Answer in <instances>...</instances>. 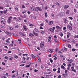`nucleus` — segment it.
<instances>
[{
    "mask_svg": "<svg viewBox=\"0 0 78 78\" xmlns=\"http://www.w3.org/2000/svg\"><path fill=\"white\" fill-rule=\"evenodd\" d=\"M44 46V43L43 42H41L40 44L41 48H43Z\"/></svg>",
    "mask_w": 78,
    "mask_h": 78,
    "instance_id": "f257e3e1",
    "label": "nucleus"
},
{
    "mask_svg": "<svg viewBox=\"0 0 78 78\" xmlns=\"http://www.w3.org/2000/svg\"><path fill=\"white\" fill-rule=\"evenodd\" d=\"M67 28L69 29V30H72V26L68 25V26H67Z\"/></svg>",
    "mask_w": 78,
    "mask_h": 78,
    "instance_id": "f03ea898",
    "label": "nucleus"
},
{
    "mask_svg": "<svg viewBox=\"0 0 78 78\" xmlns=\"http://www.w3.org/2000/svg\"><path fill=\"white\" fill-rule=\"evenodd\" d=\"M20 34L22 36H25V35L23 33V32H19Z\"/></svg>",
    "mask_w": 78,
    "mask_h": 78,
    "instance_id": "7ed1b4c3",
    "label": "nucleus"
},
{
    "mask_svg": "<svg viewBox=\"0 0 78 78\" xmlns=\"http://www.w3.org/2000/svg\"><path fill=\"white\" fill-rule=\"evenodd\" d=\"M48 52H50V51H51V53L53 52V49H48Z\"/></svg>",
    "mask_w": 78,
    "mask_h": 78,
    "instance_id": "20e7f679",
    "label": "nucleus"
},
{
    "mask_svg": "<svg viewBox=\"0 0 78 78\" xmlns=\"http://www.w3.org/2000/svg\"><path fill=\"white\" fill-rule=\"evenodd\" d=\"M56 28H57V29H59L60 30H62V28L58 26H56Z\"/></svg>",
    "mask_w": 78,
    "mask_h": 78,
    "instance_id": "39448f33",
    "label": "nucleus"
},
{
    "mask_svg": "<svg viewBox=\"0 0 78 78\" xmlns=\"http://www.w3.org/2000/svg\"><path fill=\"white\" fill-rule=\"evenodd\" d=\"M69 7V5H65L64 6V9H67V8H68Z\"/></svg>",
    "mask_w": 78,
    "mask_h": 78,
    "instance_id": "423d86ee",
    "label": "nucleus"
},
{
    "mask_svg": "<svg viewBox=\"0 0 78 78\" xmlns=\"http://www.w3.org/2000/svg\"><path fill=\"white\" fill-rule=\"evenodd\" d=\"M36 9L35 8H31V11H35Z\"/></svg>",
    "mask_w": 78,
    "mask_h": 78,
    "instance_id": "0eeeda50",
    "label": "nucleus"
},
{
    "mask_svg": "<svg viewBox=\"0 0 78 78\" xmlns=\"http://www.w3.org/2000/svg\"><path fill=\"white\" fill-rule=\"evenodd\" d=\"M29 36L31 37H33L34 36V34L33 33H31L29 34Z\"/></svg>",
    "mask_w": 78,
    "mask_h": 78,
    "instance_id": "6e6552de",
    "label": "nucleus"
},
{
    "mask_svg": "<svg viewBox=\"0 0 78 78\" xmlns=\"http://www.w3.org/2000/svg\"><path fill=\"white\" fill-rule=\"evenodd\" d=\"M33 34H34V35H35V36H38V34L37 33H36L34 31H33Z\"/></svg>",
    "mask_w": 78,
    "mask_h": 78,
    "instance_id": "1a4fd4ad",
    "label": "nucleus"
},
{
    "mask_svg": "<svg viewBox=\"0 0 78 78\" xmlns=\"http://www.w3.org/2000/svg\"><path fill=\"white\" fill-rule=\"evenodd\" d=\"M49 25H52L53 24V21H50L49 23Z\"/></svg>",
    "mask_w": 78,
    "mask_h": 78,
    "instance_id": "9d476101",
    "label": "nucleus"
},
{
    "mask_svg": "<svg viewBox=\"0 0 78 78\" xmlns=\"http://www.w3.org/2000/svg\"><path fill=\"white\" fill-rule=\"evenodd\" d=\"M11 19H8L7 22L8 23H11Z\"/></svg>",
    "mask_w": 78,
    "mask_h": 78,
    "instance_id": "9b49d317",
    "label": "nucleus"
},
{
    "mask_svg": "<svg viewBox=\"0 0 78 78\" xmlns=\"http://www.w3.org/2000/svg\"><path fill=\"white\" fill-rule=\"evenodd\" d=\"M51 37H49V39L48 40V42H51Z\"/></svg>",
    "mask_w": 78,
    "mask_h": 78,
    "instance_id": "f8f14e48",
    "label": "nucleus"
},
{
    "mask_svg": "<svg viewBox=\"0 0 78 78\" xmlns=\"http://www.w3.org/2000/svg\"><path fill=\"white\" fill-rule=\"evenodd\" d=\"M23 27L24 29V30H25V31H27V27H26V26H23Z\"/></svg>",
    "mask_w": 78,
    "mask_h": 78,
    "instance_id": "ddd939ff",
    "label": "nucleus"
},
{
    "mask_svg": "<svg viewBox=\"0 0 78 78\" xmlns=\"http://www.w3.org/2000/svg\"><path fill=\"white\" fill-rule=\"evenodd\" d=\"M61 68H62V69H64V70H66V68H65V67H64L63 65H62L61 66Z\"/></svg>",
    "mask_w": 78,
    "mask_h": 78,
    "instance_id": "4468645a",
    "label": "nucleus"
},
{
    "mask_svg": "<svg viewBox=\"0 0 78 78\" xmlns=\"http://www.w3.org/2000/svg\"><path fill=\"white\" fill-rule=\"evenodd\" d=\"M68 75V74L67 73H65L64 74H62V76H64V77H66V76H67V75Z\"/></svg>",
    "mask_w": 78,
    "mask_h": 78,
    "instance_id": "2eb2a0df",
    "label": "nucleus"
},
{
    "mask_svg": "<svg viewBox=\"0 0 78 78\" xmlns=\"http://www.w3.org/2000/svg\"><path fill=\"white\" fill-rule=\"evenodd\" d=\"M34 30L36 31V32H37V33L39 32V30L36 28H35Z\"/></svg>",
    "mask_w": 78,
    "mask_h": 78,
    "instance_id": "dca6fc26",
    "label": "nucleus"
},
{
    "mask_svg": "<svg viewBox=\"0 0 78 78\" xmlns=\"http://www.w3.org/2000/svg\"><path fill=\"white\" fill-rule=\"evenodd\" d=\"M1 23L2 24H3L4 25H5V21H1Z\"/></svg>",
    "mask_w": 78,
    "mask_h": 78,
    "instance_id": "f3484780",
    "label": "nucleus"
},
{
    "mask_svg": "<svg viewBox=\"0 0 78 78\" xmlns=\"http://www.w3.org/2000/svg\"><path fill=\"white\" fill-rule=\"evenodd\" d=\"M50 31H52V32H53V31H54V29L52 28L50 29Z\"/></svg>",
    "mask_w": 78,
    "mask_h": 78,
    "instance_id": "a211bd4d",
    "label": "nucleus"
},
{
    "mask_svg": "<svg viewBox=\"0 0 78 78\" xmlns=\"http://www.w3.org/2000/svg\"><path fill=\"white\" fill-rule=\"evenodd\" d=\"M49 60L51 62V63H52L53 62V61L52 60V59L51 58H49Z\"/></svg>",
    "mask_w": 78,
    "mask_h": 78,
    "instance_id": "6ab92c4d",
    "label": "nucleus"
},
{
    "mask_svg": "<svg viewBox=\"0 0 78 78\" xmlns=\"http://www.w3.org/2000/svg\"><path fill=\"white\" fill-rule=\"evenodd\" d=\"M60 35L61 36H63V34H62V32H61L60 33Z\"/></svg>",
    "mask_w": 78,
    "mask_h": 78,
    "instance_id": "aec40b11",
    "label": "nucleus"
},
{
    "mask_svg": "<svg viewBox=\"0 0 78 78\" xmlns=\"http://www.w3.org/2000/svg\"><path fill=\"white\" fill-rule=\"evenodd\" d=\"M64 13L63 12H62L61 14V16H64Z\"/></svg>",
    "mask_w": 78,
    "mask_h": 78,
    "instance_id": "412c9836",
    "label": "nucleus"
},
{
    "mask_svg": "<svg viewBox=\"0 0 78 78\" xmlns=\"http://www.w3.org/2000/svg\"><path fill=\"white\" fill-rule=\"evenodd\" d=\"M35 55L36 58H38V57H39L38 55H37V54H35Z\"/></svg>",
    "mask_w": 78,
    "mask_h": 78,
    "instance_id": "4be33fe9",
    "label": "nucleus"
},
{
    "mask_svg": "<svg viewBox=\"0 0 78 78\" xmlns=\"http://www.w3.org/2000/svg\"><path fill=\"white\" fill-rule=\"evenodd\" d=\"M15 28H19V26H18V25L15 26Z\"/></svg>",
    "mask_w": 78,
    "mask_h": 78,
    "instance_id": "5701e85b",
    "label": "nucleus"
},
{
    "mask_svg": "<svg viewBox=\"0 0 78 78\" xmlns=\"http://www.w3.org/2000/svg\"><path fill=\"white\" fill-rule=\"evenodd\" d=\"M66 13L67 14H69V10H67L66 12Z\"/></svg>",
    "mask_w": 78,
    "mask_h": 78,
    "instance_id": "b1692460",
    "label": "nucleus"
},
{
    "mask_svg": "<svg viewBox=\"0 0 78 78\" xmlns=\"http://www.w3.org/2000/svg\"><path fill=\"white\" fill-rule=\"evenodd\" d=\"M1 20L4 22H5V19L4 18H2Z\"/></svg>",
    "mask_w": 78,
    "mask_h": 78,
    "instance_id": "393cba45",
    "label": "nucleus"
},
{
    "mask_svg": "<svg viewBox=\"0 0 78 78\" xmlns=\"http://www.w3.org/2000/svg\"><path fill=\"white\" fill-rule=\"evenodd\" d=\"M71 71H73V72H76V69H72L71 70Z\"/></svg>",
    "mask_w": 78,
    "mask_h": 78,
    "instance_id": "a878e982",
    "label": "nucleus"
},
{
    "mask_svg": "<svg viewBox=\"0 0 78 78\" xmlns=\"http://www.w3.org/2000/svg\"><path fill=\"white\" fill-rule=\"evenodd\" d=\"M45 16L46 17H47L48 15H47V13H45Z\"/></svg>",
    "mask_w": 78,
    "mask_h": 78,
    "instance_id": "bb28decb",
    "label": "nucleus"
},
{
    "mask_svg": "<svg viewBox=\"0 0 78 78\" xmlns=\"http://www.w3.org/2000/svg\"><path fill=\"white\" fill-rule=\"evenodd\" d=\"M55 4L56 5H58V6H59V5H60V4H59L58 2H56Z\"/></svg>",
    "mask_w": 78,
    "mask_h": 78,
    "instance_id": "cd10ccee",
    "label": "nucleus"
},
{
    "mask_svg": "<svg viewBox=\"0 0 78 78\" xmlns=\"http://www.w3.org/2000/svg\"><path fill=\"white\" fill-rule=\"evenodd\" d=\"M32 56L33 58L34 59V58H35V56H34V55L33 54L32 55Z\"/></svg>",
    "mask_w": 78,
    "mask_h": 78,
    "instance_id": "c85d7f7f",
    "label": "nucleus"
},
{
    "mask_svg": "<svg viewBox=\"0 0 78 78\" xmlns=\"http://www.w3.org/2000/svg\"><path fill=\"white\" fill-rule=\"evenodd\" d=\"M5 59H9V58L7 56L5 57Z\"/></svg>",
    "mask_w": 78,
    "mask_h": 78,
    "instance_id": "c756f323",
    "label": "nucleus"
},
{
    "mask_svg": "<svg viewBox=\"0 0 78 78\" xmlns=\"http://www.w3.org/2000/svg\"><path fill=\"white\" fill-rule=\"evenodd\" d=\"M25 66V64H22V65H20V66H21V67H22V66Z\"/></svg>",
    "mask_w": 78,
    "mask_h": 78,
    "instance_id": "7c9ffc66",
    "label": "nucleus"
},
{
    "mask_svg": "<svg viewBox=\"0 0 78 78\" xmlns=\"http://www.w3.org/2000/svg\"><path fill=\"white\" fill-rule=\"evenodd\" d=\"M13 59V58L12 57H11V58H9V60H10L11 61H12Z\"/></svg>",
    "mask_w": 78,
    "mask_h": 78,
    "instance_id": "2f4dec72",
    "label": "nucleus"
},
{
    "mask_svg": "<svg viewBox=\"0 0 78 78\" xmlns=\"http://www.w3.org/2000/svg\"><path fill=\"white\" fill-rule=\"evenodd\" d=\"M13 19H15V20H18V19H17V18L16 17H14Z\"/></svg>",
    "mask_w": 78,
    "mask_h": 78,
    "instance_id": "473e14b6",
    "label": "nucleus"
},
{
    "mask_svg": "<svg viewBox=\"0 0 78 78\" xmlns=\"http://www.w3.org/2000/svg\"><path fill=\"white\" fill-rule=\"evenodd\" d=\"M14 36H15V37H17L18 36V35H17V34H14Z\"/></svg>",
    "mask_w": 78,
    "mask_h": 78,
    "instance_id": "72a5a7b5",
    "label": "nucleus"
},
{
    "mask_svg": "<svg viewBox=\"0 0 78 78\" xmlns=\"http://www.w3.org/2000/svg\"><path fill=\"white\" fill-rule=\"evenodd\" d=\"M14 57L15 58H16V59H17V58H18V56H17L16 55L14 56Z\"/></svg>",
    "mask_w": 78,
    "mask_h": 78,
    "instance_id": "f704fd0d",
    "label": "nucleus"
},
{
    "mask_svg": "<svg viewBox=\"0 0 78 78\" xmlns=\"http://www.w3.org/2000/svg\"><path fill=\"white\" fill-rule=\"evenodd\" d=\"M64 23H67V20H66V19L65 20V21H64Z\"/></svg>",
    "mask_w": 78,
    "mask_h": 78,
    "instance_id": "c9c22d12",
    "label": "nucleus"
},
{
    "mask_svg": "<svg viewBox=\"0 0 78 78\" xmlns=\"http://www.w3.org/2000/svg\"><path fill=\"white\" fill-rule=\"evenodd\" d=\"M18 19L20 20H22V18L20 17H18Z\"/></svg>",
    "mask_w": 78,
    "mask_h": 78,
    "instance_id": "e433bc0d",
    "label": "nucleus"
},
{
    "mask_svg": "<svg viewBox=\"0 0 78 78\" xmlns=\"http://www.w3.org/2000/svg\"><path fill=\"white\" fill-rule=\"evenodd\" d=\"M6 42H8V43H9H9H10L9 41V40H6Z\"/></svg>",
    "mask_w": 78,
    "mask_h": 78,
    "instance_id": "4c0bfd02",
    "label": "nucleus"
},
{
    "mask_svg": "<svg viewBox=\"0 0 78 78\" xmlns=\"http://www.w3.org/2000/svg\"><path fill=\"white\" fill-rule=\"evenodd\" d=\"M72 51H75V50H76V49H74V48H73V49H72Z\"/></svg>",
    "mask_w": 78,
    "mask_h": 78,
    "instance_id": "58836bf2",
    "label": "nucleus"
},
{
    "mask_svg": "<svg viewBox=\"0 0 78 78\" xmlns=\"http://www.w3.org/2000/svg\"><path fill=\"white\" fill-rule=\"evenodd\" d=\"M9 30H13L12 28L11 27H9Z\"/></svg>",
    "mask_w": 78,
    "mask_h": 78,
    "instance_id": "ea45409f",
    "label": "nucleus"
},
{
    "mask_svg": "<svg viewBox=\"0 0 78 78\" xmlns=\"http://www.w3.org/2000/svg\"><path fill=\"white\" fill-rule=\"evenodd\" d=\"M22 8H25V6L24 5H22Z\"/></svg>",
    "mask_w": 78,
    "mask_h": 78,
    "instance_id": "a19ab883",
    "label": "nucleus"
},
{
    "mask_svg": "<svg viewBox=\"0 0 78 78\" xmlns=\"http://www.w3.org/2000/svg\"><path fill=\"white\" fill-rule=\"evenodd\" d=\"M54 40L55 42H58V40H56V39H55Z\"/></svg>",
    "mask_w": 78,
    "mask_h": 78,
    "instance_id": "79ce46f5",
    "label": "nucleus"
},
{
    "mask_svg": "<svg viewBox=\"0 0 78 78\" xmlns=\"http://www.w3.org/2000/svg\"><path fill=\"white\" fill-rule=\"evenodd\" d=\"M41 50H42V51H45V49L44 48H42Z\"/></svg>",
    "mask_w": 78,
    "mask_h": 78,
    "instance_id": "37998d69",
    "label": "nucleus"
},
{
    "mask_svg": "<svg viewBox=\"0 0 78 78\" xmlns=\"http://www.w3.org/2000/svg\"><path fill=\"white\" fill-rule=\"evenodd\" d=\"M56 69H53V71H54V72H56Z\"/></svg>",
    "mask_w": 78,
    "mask_h": 78,
    "instance_id": "c03bdc74",
    "label": "nucleus"
},
{
    "mask_svg": "<svg viewBox=\"0 0 78 78\" xmlns=\"http://www.w3.org/2000/svg\"><path fill=\"white\" fill-rule=\"evenodd\" d=\"M75 7H76V8H78V5H77V4H76L75 5Z\"/></svg>",
    "mask_w": 78,
    "mask_h": 78,
    "instance_id": "a18cd8bd",
    "label": "nucleus"
},
{
    "mask_svg": "<svg viewBox=\"0 0 78 78\" xmlns=\"http://www.w3.org/2000/svg\"><path fill=\"white\" fill-rule=\"evenodd\" d=\"M68 47L69 48H71V45H68Z\"/></svg>",
    "mask_w": 78,
    "mask_h": 78,
    "instance_id": "49530a36",
    "label": "nucleus"
},
{
    "mask_svg": "<svg viewBox=\"0 0 78 78\" xmlns=\"http://www.w3.org/2000/svg\"><path fill=\"white\" fill-rule=\"evenodd\" d=\"M58 59V58L56 57H55L54 59V60H56V59Z\"/></svg>",
    "mask_w": 78,
    "mask_h": 78,
    "instance_id": "de8ad7c7",
    "label": "nucleus"
},
{
    "mask_svg": "<svg viewBox=\"0 0 78 78\" xmlns=\"http://www.w3.org/2000/svg\"><path fill=\"white\" fill-rule=\"evenodd\" d=\"M75 38H78V35H77V36H75Z\"/></svg>",
    "mask_w": 78,
    "mask_h": 78,
    "instance_id": "09e8293b",
    "label": "nucleus"
},
{
    "mask_svg": "<svg viewBox=\"0 0 78 78\" xmlns=\"http://www.w3.org/2000/svg\"><path fill=\"white\" fill-rule=\"evenodd\" d=\"M51 15L52 17H54V14H53V13L51 14Z\"/></svg>",
    "mask_w": 78,
    "mask_h": 78,
    "instance_id": "8fccbe9b",
    "label": "nucleus"
},
{
    "mask_svg": "<svg viewBox=\"0 0 78 78\" xmlns=\"http://www.w3.org/2000/svg\"><path fill=\"white\" fill-rule=\"evenodd\" d=\"M44 31H41V33L42 34H44Z\"/></svg>",
    "mask_w": 78,
    "mask_h": 78,
    "instance_id": "3c124183",
    "label": "nucleus"
},
{
    "mask_svg": "<svg viewBox=\"0 0 78 78\" xmlns=\"http://www.w3.org/2000/svg\"><path fill=\"white\" fill-rule=\"evenodd\" d=\"M47 8H48V7L47 6H46L44 8L45 9H47Z\"/></svg>",
    "mask_w": 78,
    "mask_h": 78,
    "instance_id": "603ef678",
    "label": "nucleus"
},
{
    "mask_svg": "<svg viewBox=\"0 0 78 78\" xmlns=\"http://www.w3.org/2000/svg\"><path fill=\"white\" fill-rule=\"evenodd\" d=\"M25 62H25V61H23L22 62V63H25Z\"/></svg>",
    "mask_w": 78,
    "mask_h": 78,
    "instance_id": "864d4df0",
    "label": "nucleus"
},
{
    "mask_svg": "<svg viewBox=\"0 0 78 78\" xmlns=\"http://www.w3.org/2000/svg\"><path fill=\"white\" fill-rule=\"evenodd\" d=\"M69 19H71V20H73V18L70 17H69Z\"/></svg>",
    "mask_w": 78,
    "mask_h": 78,
    "instance_id": "5fc2aeb1",
    "label": "nucleus"
},
{
    "mask_svg": "<svg viewBox=\"0 0 78 78\" xmlns=\"http://www.w3.org/2000/svg\"><path fill=\"white\" fill-rule=\"evenodd\" d=\"M58 78H61V76L60 75H59L58 76Z\"/></svg>",
    "mask_w": 78,
    "mask_h": 78,
    "instance_id": "6e6d98bb",
    "label": "nucleus"
},
{
    "mask_svg": "<svg viewBox=\"0 0 78 78\" xmlns=\"http://www.w3.org/2000/svg\"><path fill=\"white\" fill-rule=\"evenodd\" d=\"M34 72H38V70H37L36 69H35Z\"/></svg>",
    "mask_w": 78,
    "mask_h": 78,
    "instance_id": "4d7b16f0",
    "label": "nucleus"
},
{
    "mask_svg": "<svg viewBox=\"0 0 78 78\" xmlns=\"http://www.w3.org/2000/svg\"><path fill=\"white\" fill-rule=\"evenodd\" d=\"M71 69H72V70H73V69H74V67L73 66V67H71Z\"/></svg>",
    "mask_w": 78,
    "mask_h": 78,
    "instance_id": "13d9d810",
    "label": "nucleus"
},
{
    "mask_svg": "<svg viewBox=\"0 0 78 78\" xmlns=\"http://www.w3.org/2000/svg\"><path fill=\"white\" fill-rule=\"evenodd\" d=\"M74 11L75 12H76V9H74Z\"/></svg>",
    "mask_w": 78,
    "mask_h": 78,
    "instance_id": "bf43d9fd",
    "label": "nucleus"
},
{
    "mask_svg": "<svg viewBox=\"0 0 78 78\" xmlns=\"http://www.w3.org/2000/svg\"><path fill=\"white\" fill-rule=\"evenodd\" d=\"M63 30H66V27H64L63 28Z\"/></svg>",
    "mask_w": 78,
    "mask_h": 78,
    "instance_id": "052dcab7",
    "label": "nucleus"
},
{
    "mask_svg": "<svg viewBox=\"0 0 78 78\" xmlns=\"http://www.w3.org/2000/svg\"><path fill=\"white\" fill-rule=\"evenodd\" d=\"M30 65H27L26 66V67H30Z\"/></svg>",
    "mask_w": 78,
    "mask_h": 78,
    "instance_id": "680f3d73",
    "label": "nucleus"
},
{
    "mask_svg": "<svg viewBox=\"0 0 78 78\" xmlns=\"http://www.w3.org/2000/svg\"><path fill=\"white\" fill-rule=\"evenodd\" d=\"M12 16H10L9 18V19H12Z\"/></svg>",
    "mask_w": 78,
    "mask_h": 78,
    "instance_id": "e2e57ef3",
    "label": "nucleus"
},
{
    "mask_svg": "<svg viewBox=\"0 0 78 78\" xmlns=\"http://www.w3.org/2000/svg\"><path fill=\"white\" fill-rule=\"evenodd\" d=\"M33 64V63H31V62H29V65H31V64Z\"/></svg>",
    "mask_w": 78,
    "mask_h": 78,
    "instance_id": "0e129e2a",
    "label": "nucleus"
},
{
    "mask_svg": "<svg viewBox=\"0 0 78 78\" xmlns=\"http://www.w3.org/2000/svg\"><path fill=\"white\" fill-rule=\"evenodd\" d=\"M64 50H66V51H67V48H64Z\"/></svg>",
    "mask_w": 78,
    "mask_h": 78,
    "instance_id": "69168bd1",
    "label": "nucleus"
},
{
    "mask_svg": "<svg viewBox=\"0 0 78 78\" xmlns=\"http://www.w3.org/2000/svg\"><path fill=\"white\" fill-rule=\"evenodd\" d=\"M41 60V58H39L38 59V61H39V62H40Z\"/></svg>",
    "mask_w": 78,
    "mask_h": 78,
    "instance_id": "338daca9",
    "label": "nucleus"
},
{
    "mask_svg": "<svg viewBox=\"0 0 78 78\" xmlns=\"http://www.w3.org/2000/svg\"><path fill=\"white\" fill-rule=\"evenodd\" d=\"M29 26H30V27H33V24H29Z\"/></svg>",
    "mask_w": 78,
    "mask_h": 78,
    "instance_id": "774afa93",
    "label": "nucleus"
}]
</instances>
